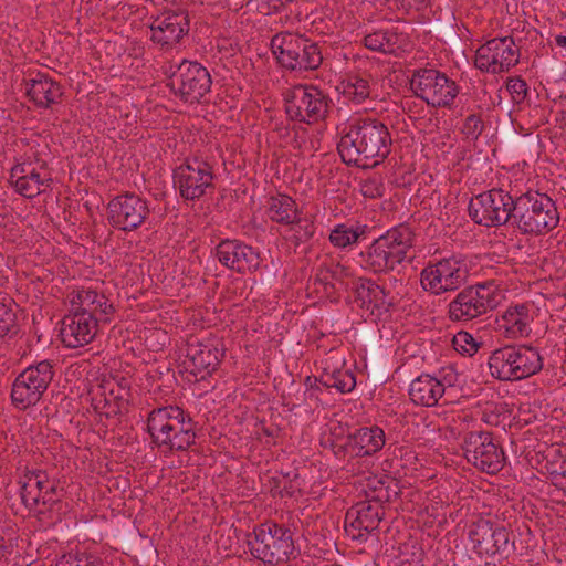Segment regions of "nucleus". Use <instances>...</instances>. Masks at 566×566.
Listing matches in <instances>:
<instances>
[{"instance_id": "obj_1", "label": "nucleus", "mask_w": 566, "mask_h": 566, "mask_svg": "<svg viewBox=\"0 0 566 566\" xmlns=\"http://www.w3.org/2000/svg\"><path fill=\"white\" fill-rule=\"evenodd\" d=\"M337 153L349 167L370 169L384 163L391 153L392 137L378 118L356 117L336 127Z\"/></svg>"}, {"instance_id": "obj_2", "label": "nucleus", "mask_w": 566, "mask_h": 566, "mask_svg": "<svg viewBox=\"0 0 566 566\" xmlns=\"http://www.w3.org/2000/svg\"><path fill=\"white\" fill-rule=\"evenodd\" d=\"M150 443L165 453L184 452L196 444L197 422L178 406L154 408L147 416Z\"/></svg>"}, {"instance_id": "obj_3", "label": "nucleus", "mask_w": 566, "mask_h": 566, "mask_svg": "<svg viewBox=\"0 0 566 566\" xmlns=\"http://www.w3.org/2000/svg\"><path fill=\"white\" fill-rule=\"evenodd\" d=\"M416 234L407 223H400L375 239L360 252V263L374 274H387L401 264L412 249Z\"/></svg>"}, {"instance_id": "obj_4", "label": "nucleus", "mask_w": 566, "mask_h": 566, "mask_svg": "<svg viewBox=\"0 0 566 566\" xmlns=\"http://www.w3.org/2000/svg\"><path fill=\"white\" fill-rule=\"evenodd\" d=\"M514 228L523 234L541 235L559 223L556 202L544 192L527 190L517 195Z\"/></svg>"}, {"instance_id": "obj_5", "label": "nucleus", "mask_w": 566, "mask_h": 566, "mask_svg": "<svg viewBox=\"0 0 566 566\" xmlns=\"http://www.w3.org/2000/svg\"><path fill=\"white\" fill-rule=\"evenodd\" d=\"M293 533L275 522H265L247 535L250 554L264 564L279 565L296 558Z\"/></svg>"}, {"instance_id": "obj_6", "label": "nucleus", "mask_w": 566, "mask_h": 566, "mask_svg": "<svg viewBox=\"0 0 566 566\" xmlns=\"http://www.w3.org/2000/svg\"><path fill=\"white\" fill-rule=\"evenodd\" d=\"M271 50L279 65L287 71H315L323 63L318 43L300 34L276 33L271 40Z\"/></svg>"}, {"instance_id": "obj_7", "label": "nucleus", "mask_w": 566, "mask_h": 566, "mask_svg": "<svg viewBox=\"0 0 566 566\" xmlns=\"http://www.w3.org/2000/svg\"><path fill=\"white\" fill-rule=\"evenodd\" d=\"M517 203V193H512L502 187L492 188L476 195L469 202L470 218L483 227L511 226L514 228V218Z\"/></svg>"}, {"instance_id": "obj_8", "label": "nucleus", "mask_w": 566, "mask_h": 566, "mask_svg": "<svg viewBox=\"0 0 566 566\" xmlns=\"http://www.w3.org/2000/svg\"><path fill=\"white\" fill-rule=\"evenodd\" d=\"M410 88L415 96L433 108L451 109L460 93L454 80L440 70L427 66L412 71Z\"/></svg>"}, {"instance_id": "obj_9", "label": "nucleus", "mask_w": 566, "mask_h": 566, "mask_svg": "<svg viewBox=\"0 0 566 566\" xmlns=\"http://www.w3.org/2000/svg\"><path fill=\"white\" fill-rule=\"evenodd\" d=\"M54 366L52 360L44 359L28 366L15 377L10 391L15 409L25 411L41 401L54 378Z\"/></svg>"}, {"instance_id": "obj_10", "label": "nucleus", "mask_w": 566, "mask_h": 566, "mask_svg": "<svg viewBox=\"0 0 566 566\" xmlns=\"http://www.w3.org/2000/svg\"><path fill=\"white\" fill-rule=\"evenodd\" d=\"M510 531L492 520L491 515L479 516L468 525V538L472 551L480 558H509L514 551V542L510 541Z\"/></svg>"}, {"instance_id": "obj_11", "label": "nucleus", "mask_w": 566, "mask_h": 566, "mask_svg": "<svg viewBox=\"0 0 566 566\" xmlns=\"http://www.w3.org/2000/svg\"><path fill=\"white\" fill-rule=\"evenodd\" d=\"M213 166L200 156H192L172 170V182L185 201H198L213 193L216 186Z\"/></svg>"}, {"instance_id": "obj_12", "label": "nucleus", "mask_w": 566, "mask_h": 566, "mask_svg": "<svg viewBox=\"0 0 566 566\" xmlns=\"http://www.w3.org/2000/svg\"><path fill=\"white\" fill-rule=\"evenodd\" d=\"M331 99L315 85H296L284 97L285 113L291 120L308 125L324 120Z\"/></svg>"}, {"instance_id": "obj_13", "label": "nucleus", "mask_w": 566, "mask_h": 566, "mask_svg": "<svg viewBox=\"0 0 566 566\" xmlns=\"http://www.w3.org/2000/svg\"><path fill=\"white\" fill-rule=\"evenodd\" d=\"M468 279L463 260L457 256L430 261L420 272V286L424 292L440 296L458 291Z\"/></svg>"}, {"instance_id": "obj_14", "label": "nucleus", "mask_w": 566, "mask_h": 566, "mask_svg": "<svg viewBox=\"0 0 566 566\" xmlns=\"http://www.w3.org/2000/svg\"><path fill=\"white\" fill-rule=\"evenodd\" d=\"M496 291L489 284L478 283L463 287L448 304V318L453 322H471L497 306Z\"/></svg>"}, {"instance_id": "obj_15", "label": "nucleus", "mask_w": 566, "mask_h": 566, "mask_svg": "<svg viewBox=\"0 0 566 566\" xmlns=\"http://www.w3.org/2000/svg\"><path fill=\"white\" fill-rule=\"evenodd\" d=\"M212 78L209 71L198 62L184 60L168 77L167 86L182 102L199 104L210 92Z\"/></svg>"}, {"instance_id": "obj_16", "label": "nucleus", "mask_w": 566, "mask_h": 566, "mask_svg": "<svg viewBox=\"0 0 566 566\" xmlns=\"http://www.w3.org/2000/svg\"><path fill=\"white\" fill-rule=\"evenodd\" d=\"M462 449L469 463L488 474H496L505 464L500 441L489 431H470L464 436Z\"/></svg>"}, {"instance_id": "obj_17", "label": "nucleus", "mask_w": 566, "mask_h": 566, "mask_svg": "<svg viewBox=\"0 0 566 566\" xmlns=\"http://www.w3.org/2000/svg\"><path fill=\"white\" fill-rule=\"evenodd\" d=\"M223 357L224 347L221 338L210 336L199 339L191 336L187 340L184 367L195 376V381L205 380L218 369Z\"/></svg>"}, {"instance_id": "obj_18", "label": "nucleus", "mask_w": 566, "mask_h": 566, "mask_svg": "<svg viewBox=\"0 0 566 566\" xmlns=\"http://www.w3.org/2000/svg\"><path fill=\"white\" fill-rule=\"evenodd\" d=\"M149 213L148 201L130 191L117 195L106 206V220L109 227L126 233L139 229Z\"/></svg>"}, {"instance_id": "obj_19", "label": "nucleus", "mask_w": 566, "mask_h": 566, "mask_svg": "<svg viewBox=\"0 0 566 566\" xmlns=\"http://www.w3.org/2000/svg\"><path fill=\"white\" fill-rule=\"evenodd\" d=\"M9 181L19 195L29 199L45 192L53 184L48 164L39 153L15 164L10 170Z\"/></svg>"}, {"instance_id": "obj_20", "label": "nucleus", "mask_w": 566, "mask_h": 566, "mask_svg": "<svg viewBox=\"0 0 566 566\" xmlns=\"http://www.w3.org/2000/svg\"><path fill=\"white\" fill-rule=\"evenodd\" d=\"M518 59L520 49L512 36L494 38L475 51L474 65L482 72L499 74L509 72Z\"/></svg>"}, {"instance_id": "obj_21", "label": "nucleus", "mask_w": 566, "mask_h": 566, "mask_svg": "<svg viewBox=\"0 0 566 566\" xmlns=\"http://www.w3.org/2000/svg\"><path fill=\"white\" fill-rule=\"evenodd\" d=\"M20 483L21 501L29 510L35 509L40 503L50 509L61 504L63 489L55 481L51 482L45 471L28 470Z\"/></svg>"}, {"instance_id": "obj_22", "label": "nucleus", "mask_w": 566, "mask_h": 566, "mask_svg": "<svg viewBox=\"0 0 566 566\" xmlns=\"http://www.w3.org/2000/svg\"><path fill=\"white\" fill-rule=\"evenodd\" d=\"M214 255L223 266L239 274L258 271L261 262L259 251L238 239L221 240Z\"/></svg>"}, {"instance_id": "obj_23", "label": "nucleus", "mask_w": 566, "mask_h": 566, "mask_svg": "<svg viewBox=\"0 0 566 566\" xmlns=\"http://www.w3.org/2000/svg\"><path fill=\"white\" fill-rule=\"evenodd\" d=\"M384 516L385 510L380 504L368 500L358 502L345 514V532L353 539L366 541L369 534L378 530Z\"/></svg>"}, {"instance_id": "obj_24", "label": "nucleus", "mask_w": 566, "mask_h": 566, "mask_svg": "<svg viewBox=\"0 0 566 566\" xmlns=\"http://www.w3.org/2000/svg\"><path fill=\"white\" fill-rule=\"evenodd\" d=\"M97 326L98 323L93 316L71 306L70 313L61 322L60 336L62 343L69 348L87 345L94 339Z\"/></svg>"}, {"instance_id": "obj_25", "label": "nucleus", "mask_w": 566, "mask_h": 566, "mask_svg": "<svg viewBox=\"0 0 566 566\" xmlns=\"http://www.w3.org/2000/svg\"><path fill=\"white\" fill-rule=\"evenodd\" d=\"M533 321L528 303L511 304L501 316L496 317L495 329L510 339L528 337Z\"/></svg>"}, {"instance_id": "obj_26", "label": "nucleus", "mask_w": 566, "mask_h": 566, "mask_svg": "<svg viewBox=\"0 0 566 566\" xmlns=\"http://www.w3.org/2000/svg\"><path fill=\"white\" fill-rule=\"evenodd\" d=\"M67 298L73 308L90 314L96 319V323H107L114 313L113 304L108 303V298L104 294H99L94 290L78 289L72 291Z\"/></svg>"}, {"instance_id": "obj_27", "label": "nucleus", "mask_w": 566, "mask_h": 566, "mask_svg": "<svg viewBox=\"0 0 566 566\" xmlns=\"http://www.w3.org/2000/svg\"><path fill=\"white\" fill-rule=\"evenodd\" d=\"M188 25L187 15L181 12L163 14L151 24V39L161 45L171 46L188 33Z\"/></svg>"}, {"instance_id": "obj_28", "label": "nucleus", "mask_w": 566, "mask_h": 566, "mask_svg": "<svg viewBox=\"0 0 566 566\" xmlns=\"http://www.w3.org/2000/svg\"><path fill=\"white\" fill-rule=\"evenodd\" d=\"M537 471L558 489H566V449L549 446L536 454Z\"/></svg>"}, {"instance_id": "obj_29", "label": "nucleus", "mask_w": 566, "mask_h": 566, "mask_svg": "<svg viewBox=\"0 0 566 566\" xmlns=\"http://www.w3.org/2000/svg\"><path fill=\"white\" fill-rule=\"evenodd\" d=\"M27 95L35 106L50 108L62 102L63 87L48 74L38 72L35 77L27 82Z\"/></svg>"}, {"instance_id": "obj_30", "label": "nucleus", "mask_w": 566, "mask_h": 566, "mask_svg": "<svg viewBox=\"0 0 566 566\" xmlns=\"http://www.w3.org/2000/svg\"><path fill=\"white\" fill-rule=\"evenodd\" d=\"M447 387L438 378L422 374L409 386L410 400L421 407H434L443 398Z\"/></svg>"}, {"instance_id": "obj_31", "label": "nucleus", "mask_w": 566, "mask_h": 566, "mask_svg": "<svg viewBox=\"0 0 566 566\" xmlns=\"http://www.w3.org/2000/svg\"><path fill=\"white\" fill-rule=\"evenodd\" d=\"M349 268L334 262L333 260L322 262L316 269L314 284H319L327 295L347 289L346 279L349 277Z\"/></svg>"}, {"instance_id": "obj_32", "label": "nucleus", "mask_w": 566, "mask_h": 566, "mask_svg": "<svg viewBox=\"0 0 566 566\" xmlns=\"http://www.w3.org/2000/svg\"><path fill=\"white\" fill-rule=\"evenodd\" d=\"M365 493L368 501L382 506L398 499L401 488L399 481L391 475H375L367 479Z\"/></svg>"}, {"instance_id": "obj_33", "label": "nucleus", "mask_w": 566, "mask_h": 566, "mask_svg": "<svg viewBox=\"0 0 566 566\" xmlns=\"http://www.w3.org/2000/svg\"><path fill=\"white\" fill-rule=\"evenodd\" d=\"M405 41L406 35L395 28L379 29L365 35L364 45L371 51L397 55Z\"/></svg>"}, {"instance_id": "obj_34", "label": "nucleus", "mask_w": 566, "mask_h": 566, "mask_svg": "<svg viewBox=\"0 0 566 566\" xmlns=\"http://www.w3.org/2000/svg\"><path fill=\"white\" fill-rule=\"evenodd\" d=\"M350 434L358 458L376 454L386 443L385 431L378 426L363 427Z\"/></svg>"}, {"instance_id": "obj_35", "label": "nucleus", "mask_w": 566, "mask_h": 566, "mask_svg": "<svg viewBox=\"0 0 566 566\" xmlns=\"http://www.w3.org/2000/svg\"><path fill=\"white\" fill-rule=\"evenodd\" d=\"M514 354V370L518 371L517 380L536 375L543 369V357L536 347L530 345H511Z\"/></svg>"}, {"instance_id": "obj_36", "label": "nucleus", "mask_w": 566, "mask_h": 566, "mask_svg": "<svg viewBox=\"0 0 566 566\" xmlns=\"http://www.w3.org/2000/svg\"><path fill=\"white\" fill-rule=\"evenodd\" d=\"M489 369L491 375L502 381L517 380L518 371L513 368L514 354L511 346H504L493 350L489 357Z\"/></svg>"}, {"instance_id": "obj_37", "label": "nucleus", "mask_w": 566, "mask_h": 566, "mask_svg": "<svg viewBox=\"0 0 566 566\" xmlns=\"http://www.w3.org/2000/svg\"><path fill=\"white\" fill-rule=\"evenodd\" d=\"M268 203L266 214L269 219L280 224H292L300 212L296 201L287 195L272 196Z\"/></svg>"}, {"instance_id": "obj_38", "label": "nucleus", "mask_w": 566, "mask_h": 566, "mask_svg": "<svg viewBox=\"0 0 566 566\" xmlns=\"http://www.w3.org/2000/svg\"><path fill=\"white\" fill-rule=\"evenodd\" d=\"M370 81L371 75L367 73L347 74L340 83L344 97L354 104L364 103L371 94Z\"/></svg>"}, {"instance_id": "obj_39", "label": "nucleus", "mask_w": 566, "mask_h": 566, "mask_svg": "<svg viewBox=\"0 0 566 566\" xmlns=\"http://www.w3.org/2000/svg\"><path fill=\"white\" fill-rule=\"evenodd\" d=\"M319 382L326 388H335L342 394L352 392L356 387V376L350 369L335 368L328 371L326 368L319 378L314 377V382Z\"/></svg>"}, {"instance_id": "obj_40", "label": "nucleus", "mask_w": 566, "mask_h": 566, "mask_svg": "<svg viewBox=\"0 0 566 566\" xmlns=\"http://www.w3.org/2000/svg\"><path fill=\"white\" fill-rule=\"evenodd\" d=\"M376 281L368 277H358L353 282V293L356 301L361 302V307L379 313V300Z\"/></svg>"}, {"instance_id": "obj_41", "label": "nucleus", "mask_w": 566, "mask_h": 566, "mask_svg": "<svg viewBox=\"0 0 566 566\" xmlns=\"http://www.w3.org/2000/svg\"><path fill=\"white\" fill-rule=\"evenodd\" d=\"M367 229L366 224L348 227L345 223H340L331 231L329 241L334 247L344 249L356 243L361 237H365Z\"/></svg>"}, {"instance_id": "obj_42", "label": "nucleus", "mask_w": 566, "mask_h": 566, "mask_svg": "<svg viewBox=\"0 0 566 566\" xmlns=\"http://www.w3.org/2000/svg\"><path fill=\"white\" fill-rule=\"evenodd\" d=\"M113 380L115 381L116 387L109 382L106 396L116 407L119 408L120 413H123L124 411H127V406L132 397V381L130 378L118 375L113 377Z\"/></svg>"}, {"instance_id": "obj_43", "label": "nucleus", "mask_w": 566, "mask_h": 566, "mask_svg": "<svg viewBox=\"0 0 566 566\" xmlns=\"http://www.w3.org/2000/svg\"><path fill=\"white\" fill-rule=\"evenodd\" d=\"M13 304L14 301L10 296L0 293V337H12L19 333Z\"/></svg>"}, {"instance_id": "obj_44", "label": "nucleus", "mask_w": 566, "mask_h": 566, "mask_svg": "<svg viewBox=\"0 0 566 566\" xmlns=\"http://www.w3.org/2000/svg\"><path fill=\"white\" fill-rule=\"evenodd\" d=\"M290 226L291 230L294 232L290 239L294 247H300L301 244L308 242L316 231L314 221L311 218L302 217L301 211L296 214L295 220Z\"/></svg>"}, {"instance_id": "obj_45", "label": "nucleus", "mask_w": 566, "mask_h": 566, "mask_svg": "<svg viewBox=\"0 0 566 566\" xmlns=\"http://www.w3.org/2000/svg\"><path fill=\"white\" fill-rule=\"evenodd\" d=\"M452 345L460 354L473 356L478 353L482 343L478 342L469 332L460 331L453 336Z\"/></svg>"}, {"instance_id": "obj_46", "label": "nucleus", "mask_w": 566, "mask_h": 566, "mask_svg": "<svg viewBox=\"0 0 566 566\" xmlns=\"http://www.w3.org/2000/svg\"><path fill=\"white\" fill-rule=\"evenodd\" d=\"M359 191L365 198L377 199L385 196L386 187L381 175L375 174L359 184Z\"/></svg>"}, {"instance_id": "obj_47", "label": "nucleus", "mask_w": 566, "mask_h": 566, "mask_svg": "<svg viewBox=\"0 0 566 566\" xmlns=\"http://www.w3.org/2000/svg\"><path fill=\"white\" fill-rule=\"evenodd\" d=\"M107 386H109V381L105 382V385L102 386L103 392L98 396L95 395L92 398V407L93 409L98 412L99 415L105 416L106 418H112L117 415H122L119 411V408L116 407L111 399L106 396V389Z\"/></svg>"}, {"instance_id": "obj_48", "label": "nucleus", "mask_w": 566, "mask_h": 566, "mask_svg": "<svg viewBox=\"0 0 566 566\" xmlns=\"http://www.w3.org/2000/svg\"><path fill=\"white\" fill-rule=\"evenodd\" d=\"M507 146L514 149H522L526 151H531L541 146V137L537 134L532 133H523L522 136L514 135L513 133H509L507 136Z\"/></svg>"}, {"instance_id": "obj_49", "label": "nucleus", "mask_w": 566, "mask_h": 566, "mask_svg": "<svg viewBox=\"0 0 566 566\" xmlns=\"http://www.w3.org/2000/svg\"><path fill=\"white\" fill-rule=\"evenodd\" d=\"M329 449L334 453V455L338 459L349 458H358L356 448H354V441L352 434L348 433L344 438L328 439L327 440Z\"/></svg>"}, {"instance_id": "obj_50", "label": "nucleus", "mask_w": 566, "mask_h": 566, "mask_svg": "<svg viewBox=\"0 0 566 566\" xmlns=\"http://www.w3.org/2000/svg\"><path fill=\"white\" fill-rule=\"evenodd\" d=\"M56 566H103V562L99 557L85 553L67 554L61 557Z\"/></svg>"}, {"instance_id": "obj_51", "label": "nucleus", "mask_w": 566, "mask_h": 566, "mask_svg": "<svg viewBox=\"0 0 566 566\" xmlns=\"http://www.w3.org/2000/svg\"><path fill=\"white\" fill-rule=\"evenodd\" d=\"M484 130V122L481 114H471L465 117L461 133L472 140H476Z\"/></svg>"}, {"instance_id": "obj_52", "label": "nucleus", "mask_w": 566, "mask_h": 566, "mask_svg": "<svg viewBox=\"0 0 566 566\" xmlns=\"http://www.w3.org/2000/svg\"><path fill=\"white\" fill-rule=\"evenodd\" d=\"M506 88L512 97L514 104H522L528 93V86L521 77H509L506 81Z\"/></svg>"}, {"instance_id": "obj_53", "label": "nucleus", "mask_w": 566, "mask_h": 566, "mask_svg": "<svg viewBox=\"0 0 566 566\" xmlns=\"http://www.w3.org/2000/svg\"><path fill=\"white\" fill-rule=\"evenodd\" d=\"M379 300V314L390 313L391 308L396 305L397 300L395 296L390 294V292L386 291V289L379 284H377V291Z\"/></svg>"}, {"instance_id": "obj_54", "label": "nucleus", "mask_w": 566, "mask_h": 566, "mask_svg": "<svg viewBox=\"0 0 566 566\" xmlns=\"http://www.w3.org/2000/svg\"><path fill=\"white\" fill-rule=\"evenodd\" d=\"M509 133H513L514 135L522 136L523 133H532V132L530 129L525 128L517 120H514L511 118L509 123H505L501 127V135L506 144H507Z\"/></svg>"}, {"instance_id": "obj_55", "label": "nucleus", "mask_w": 566, "mask_h": 566, "mask_svg": "<svg viewBox=\"0 0 566 566\" xmlns=\"http://www.w3.org/2000/svg\"><path fill=\"white\" fill-rule=\"evenodd\" d=\"M12 553V545L10 544V541L6 539L0 534V560L8 559V557Z\"/></svg>"}, {"instance_id": "obj_56", "label": "nucleus", "mask_w": 566, "mask_h": 566, "mask_svg": "<svg viewBox=\"0 0 566 566\" xmlns=\"http://www.w3.org/2000/svg\"><path fill=\"white\" fill-rule=\"evenodd\" d=\"M296 491V488L293 485V480L289 478V481H285L282 489L277 491V494L281 497L287 496L292 497Z\"/></svg>"}, {"instance_id": "obj_57", "label": "nucleus", "mask_w": 566, "mask_h": 566, "mask_svg": "<svg viewBox=\"0 0 566 566\" xmlns=\"http://www.w3.org/2000/svg\"><path fill=\"white\" fill-rule=\"evenodd\" d=\"M286 479H289V473L283 475L282 478H279V476L272 478L271 479V485H272L271 491L275 492L277 494V491L280 489H282Z\"/></svg>"}, {"instance_id": "obj_58", "label": "nucleus", "mask_w": 566, "mask_h": 566, "mask_svg": "<svg viewBox=\"0 0 566 566\" xmlns=\"http://www.w3.org/2000/svg\"><path fill=\"white\" fill-rule=\"evenodd\" d=\"M556 125L562 130L566 132V108H563L556 114Z\"/></svg>"}, {"instance_id": "obj_59", "label": "nucleus", "mask_w": 566, "mask_h": 566, "mask_svg": "<svg viewBox=\"0 0 566 566\" xmlns=\"http://www.w3.org/2000/svg\"><path fill=\"white\" fill-rule=\"evenodd\" d=\"M555 43L558 46L566 49V35H556L555 36Z\"/></svg>"}, {"instance_id": "obj_60", "label": "nucleus", "mask_w": 566, "mask_h": 566, "mask_svg": "<svg viewBox=\"0 0 566 566\" xmlns=\"http://www.w3.org/2000/svg\"><path fill=\"white\" fill-rule=\"evenodd\" d=\"M493 418L494 419H497L499 416L497 415H486L485 412L483 413V420L486 422V423H493Z\"/></svg>"}, {"instance_id": "obj_61", "label": "nucleus", "mask_w": 566, "mask_h": 566, "mask_svg": "<svg viewBox=\"0 0 566 566\" xmlns=\"http://www.w3.org/2000/svg\"><path fill=\"white\" fill-rule=\"evenodd\" d=\"M262 431L266 437H275L276 429L263 428Z\"/></svg>"}, {"instance_id": "obj_62", "label": "nucleus", "mask_w": 566, "mask_h": 566, "mask_svg": "<svg viewBox=\"0 0 566 566\" xmlns=\"http://www.w3.org/2000/svg\"><path fill=\"white\" fill-rule=\"evenodd\" d=\"M311 380H312V377H310V376H308V377L306 378V384L311 382Z\"/></svg>"}]
</instances>
